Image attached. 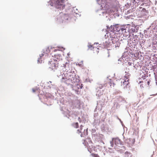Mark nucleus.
<instances>
[{
  "mask_svg": "<svg viewBox=\"0 0 157 157\" xmlns=\"http://www.w3.org/2000/svg\"><path fill=\"white\" fill-rule=\"evenodd\" d=\"M101 2L99 4L101 5V7L102 9H104L106 10V13H111V10H109V9L107 8L108 5L106 4V0H101Z\"/></svg>",
  "mask_w": 157,
  "mask_h": 157,
  "instance_id": "nucleus-3",
  "label": "nucleus"
},
{
  "mask_svg": "<svg viewBox=\"0 0 157 157\" xmlns=\"http://www.w3.org/2000/svg\"><path fill=\"white\" fill-rule=\"evenodd\" d=\"M117 25H111L110 27H109V26L107 27V30H110L111 31H115V28H116V26Z\"/></svg>",
  "mask_w": 157,
  "mask_h": 157,
  "instance_id": "nucleus-6",
  "label": "nucleus"
},
{
  "mask_svg": "<svg viewBox=\"0 0 157 157\" xmlns=\"http://www.w3.org/2000/svg\"><path fill=\"white\" fill-rule=\"evenodd\" d=\"M129 75L128 74H126L124 76V78L125 79V80H128V79L129 78Z\"/></svg>",
  "mask_w": 157,
  "mask_h": 157,
  "instance_id": "nucleus-15",
  "label": "nucleus"
},
{
  "mask_svg": "<svg viewBox=\"0 0 157 157\" xmlns=\"http://www.w3.org/2000/svg\"><path fill=\"white\" fill-rule=\"evenodd\" d=\"M46 51H47V52L46 53H49L50 50H49V48H47V50H46Z\"/></svg>",
  "mask_w": 157,
  "mask_h": 157,
  "instance_id": "nucleus-19",
  "label": "nucleus"
},
{
  "mask_svg": "<svg viewBox=\"0 0 157 157\" xmlns=\"http://www.w3.org/2000/svg\"><path fill=\"white\" fill-rule=\"evenodd\" d=\"M88 47L89 49H90L91 50H92V49L94 48V47H93V45L90 44H89L88 46Z\"/></svg>",
  "mask_w": 157,
  "mask_h": 157,
  "instance_id": "nucleus-18",
  "label": "nucleus"
},
{
  "mask_svg": "<svg viewBox=\"0 0 157 157\" xmlns=\"http://www.w3.org/2000/svg\"><path fill=\"white\" fill-rule=\"evenodd\" d=\"M82 127H83V126L82 125H81V126H80V128L78 130V133H81V131L82 130Z\"/></svg>",
  "mask_w": 157,
  "mask_h": 157,
  "instance_id": "nucleus-16",
  "label": "nucleus"
},
{
  "mask_svg": "<svg viewBox=\"0 0 157 157\" xmlns=\"http://www.w3.org/2000/svg\"><path fill=\"white\" fill-rule=\"evenodd\" d=\"M48 67L51 71H55L58 67L59 61L55 59L53 61L49 62L48 63Z\"/></svg>",
  "mask_w": 157,
  "mask_h": 157,
  "instance_id": "nucleus-2",
  "label": "nucleus"
},
{
  "mask_svg": "<svg viewBox=\"0 0 157 157\" xmlns=\"http://www.w3.org/2000/svg\"><path fill=\"white\" fill-rule=\"evenodd\" d=\"M113 142H114L115 144L117 146L122 144V142L118 138H113Z\"/></svg>",
  "mask_w": 157,
  "mask_h": 157,
  "instance_id": "nucleus-5",
  "label": "nucleus"
},
{
  "mask_svg": "<svg viewBox=\"0 0 157 157\" xmlns=\"http://www.w3.org/2000/svg\"><path fill=\"white\" fill-rule=\"evenodd\" d=\"M87 135V130H86V131H85V130H84V132L83 134H82L81 135V137H83V136H84V135L85 136V135Z\"/></svg>",
  "mask_w": 157,
  "mask_h": 157,
  "instance_id": "nucleus-13",
  "label": "nucleus"
},
{
  "mask_svg": "<svg viewBox=\"0 0 157 157\" xmlns=\"http://www.w3.org/2000/svg\"><path fill=\"white\" fill-rule=\"evenodd\" d=\"M89 142H90V144H91L90 145H89L88 144H86V143L85 141V146H86L88 149H90L91 147H92V142L91 140H89Z\"/></svg>",
  "mask_w": 157,
  "mask_h": 157,
  "instance_id": "nucleus-9",
  "label": "nucleus"
},
{
  "mask_svg": "<svg viewBox=\"0 0 157 157\" xmlns=\"http://www.w3.org/2000/svg\"><path fill=\"white\" fill-rule=\"evenodd\" d=\"M129 153L128 152H125V154H128Z\"/></svg>",
  "mask_w": 157,
  "mask_h": 157,
  "instance_id": "nucleus-22",
  "label": "nucleus"
},
{
  "mask_svg": "<svg viewBox=\"0 0 157 157\" xmlns=\"http://www.w3.org/2000/svg\"><path fill=\"white\" fill-rule=\"evenodd\" d=\"M68 15L67 14H64L62 17V19L63 21L65 20H68Z\"/></svg>",
  "mask_w": 157,
  "mask_h": 157,
  "instance_id": "nucleus-10",
  "label": "nucleus"
},
{
  "mask_svg": "<svg viewBox=\"0 0 157 157\" xmlns=\"http://www.w3.org/2000/svg\"><path fill=\"white\" fill-rule=\"evenodd\" d=\"M91 155L93 157H100L97 154H95L93 153H92Z\"/></svg>",
  "mask_w": 157,
  "mask_h": 157,
  "instance_id": "nucleus-14",
  "label": "nucleus"
},
{
  "mask_svg": "<svg viewBox=\"0 0 157 157\" xmlns=\"http://www.w3.org/2000/svg\"><path fill=\"white\" fill-rule=\"evenodd\" d=\"M134 2H136V0H134L133 2L134 3Z\"/></svg>",
  "mask_w": 157,
  "mask_h": 157,
  "instance_id": "nucleus-24",
  "label": "nucleus"
},
{
  "mask_svg": "<svg viewBox=\"0 0 157 157\" xmlns=\"http://www.w3.org/2000/svg\"><path fill=\"white\" fill-rule=\"evenodd\" d=\"M128 80H123V83H122V84H121V86L124 87H125L124 85H125V86H126L128 84Z\"/></svg>",
  "mask_w": 157,
  "mask_h": 157,
  "instance_id": "nucleus-8",
  "label": "nucleus"
},
{
  "mask_svg": "<svg viewBox=\"0 0 157 157\" xmlns=\"http://www.w3.org/2000/svg\"><path fill=\"white\" fill-rule=\"evenodd\" d=\"M57 51V50L56 49H55L54 50V52H56Z\"/></svg>",
  "mask_w": 157,
  "mask_h": 157,
  "instance_id": "nucleus-25",
  "label": "nucleus"
},
{
  "mask_svg": "<svg viewBox=\"0 0 157 157\" xmlns=\"http://www.w3.org/2000/svg\"><path fill=\"white\" fill-rule=\"evenodd\" d=\"M143 80L142 81L143 82H144L146 86H149V83L150 82V80L149 79L147 76H145L144 78H143Z\"/></svg>",
  "mask_w": 157,
  "mask_h": 157,
  "instance_id": "nucleus-4",
  "label": "nucleus"
},
{
  "mask_svg": "<svg viewBox=\"0 0 157 157\" xmlns=\"http://www.w3.org/2000/svg\"><path fill=\"white\" fill-rule=\"evenodd\" d=\"M41 56H40V57H41L42 56H44V54H42L41 55Z\"/></svg>",
  "mask_w": 157,
  "mask_h": 157,
  "instance_id": "nucleus-23",
  "label": "nucleus"
},
{
  "mask_svg": "<svg viewBox=\"0 0 157 157\" xmlns=\"http://www.w3.org/2000/svg\"><path fill=\"white\" fill-rule=\"evenodd\" d=\"M65 71L67 72L70 71V65L67 63H66L64 66Z\"/></svg>",
  "mask_w": 157,
  "mask_h": 157,
  "instance_id": "nucleus-7",
  "label": "nucleus"
},
{
  "mask_svg": "<svg viewBox=\"0 0 157 157\" xmlns=\"http://www.w3.org/2000/svg\"><path fill=\"white\" fill-rule=\"evenodd\" d=\"M113 142H113V141L112 140V142H110V143H111V146L112 147H113Z\"/></svg>",
  "mask_w": 157,
  "mask_h": 157,
  "instance_id": "nucleus-20",
  "label": "nucleus"
},
{
  "mask_svg": "<svg viewBox=\"0 0 157 157\" xmlns=\"http://www.w3.org/2000/svg\"><path fill=\"white\" fill-rule=\"evenodd\" d=\"M55 58H56V59H57L58 60H60V57H61V55L60 54H58V55H55Z\"/></svg>",
  "mask_w": 157,
  "mask_h": 157,
  "instance_id": "nucleus-11",
  "label": "nucleus"
},
{
  "mask_svg": "<svg viewBox=\"0 0 157 157\" xmlns=\"http://www.w3.org/2000/svg\"><path fill=\"white\" fill-rule=\"evenodd\" d=\"M157 67V64H156V65H155L153 66V70L155 71H157V68H156Z\"/></svg>",
  "mask_w": 157,
  "mask_h": 157,
  "instance_id": "nucleus-17",
  "label": "nucleus"
},
{
  "mask_svg": "<svg viewBox=\"0 0 157 157\" xmlns=\"http://www.w3.org/2000/svg\"><path fill=\"white\" fill-rule=\"evenodd\" d=\"M32 90L33 92H35L36 91V89H32Z\"/></svg>",
  "mask_w": 157,
  "mask_h": 157,
  "instance_id": "nucleus-21",
  "label": "nucleus"
},
{
  "mask_svg": "<svg viewBox=\"0 0 157 157\" xmlns=\"http://www.w3.org/2000/svg\"><path fill=\"white\" fill-rule=\"evenodd\" d=\"M51 6H54L58 9H63L64 7V0H51Z\"/></svg>",
  "mask_w": 157,
  "mask_h": 157,
  "instance_id": "nucleus-1",
  "label": "nucleus"
},
{
  "mask_svg": "<svg viewBox=\"0 0 157 157\" xmlns=\"http://www.w3.org/2000/svg\"><path fill=\"white\" fill-rule=\"evenodd\" d=\"M73 126L76 128H77L78 127V123L77 122L75 123H74L73 124Z\"/></svg>",
  "mask_w": 157,
  "mask_h": 157,
  "instance_id": "nucleus-12",
  "label": "nucleus"
}]
</instances>
